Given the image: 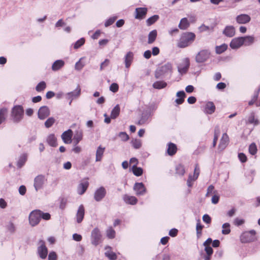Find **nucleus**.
Returning <instances> with one entry per match:
<instances>
[{
  "mask_svg": "<svg viewBox=\"0 0 260 260\" xmlns=\"http://www.w3.org/2000/svg\"><path fill=\"white\" fill-rule=\"evenodd\" d=\"M173 72V66L168 62L158 67L155 71L156 79H163L167 76L171 77Z\"/></svg>",
  "mask_w": 260,
  "mask_h": 260,
  "instance_id": "nucleus-1",
  "label": "nucleus"
},
{
  "mask_svg": "<svg viewBox=\"0 0 260 260\" xmlns=\"http://www.w3.org/2000/svg\"><path fill=\"white\" fill-rule=\"evenodd\" d=\"M24 109L21 105H15L11 110L10 117L11 120L14 123H18L23 118Z\"/></svg>",
  "mask_w": 260,
  "mask_h": 260,
  "instance_id": "nucleus-2",
  "label": "nucleus"
},
{
  "mask_svg": "<svg viewBox=\"0 0 260 260\" xmlns=\"http://www.w3.org/2000/svg\"><path fill=\"white\" fill-rule=\"evenodd\" d=\"M196 38V35L191 32H186L183 33L178 43V46L179 48H185L191 45Z\"/></svg>",
  "mask_w": 260,
  "mask_h": 260,
  "instance_id": "nucleus-3",
  "label": "nucleus"
},
{
  "mask_svg": "<svg viewBox=\"0 0 260 260\" xmlns=\"http://www.w3.org/2000/svg\"><path fill=\"white\" fill-rule=\"evenodd\" d=\"M256 232L254 230L243 233L240 236V240L242 243H248L255 240Z\"/></svg>",
  "mask_w": 260,
  "mask_h": 260,
  "instance_id": "nucleus-4",
  "label": "nucleus"
},
{
  "mask_svg": "<svg viewBox=\"0 0 260 260\" xmlns=\"http://www.w3.org/2000/svg\"><path fill=\"white\" fill-rule=\"evenodd\" d=\"M210 56V52L207 49H203L199 51L196 56V61L198 63H203L207 61Z\"/></svg>",
  "mask_w": 260,
  "mask_h": 260,
  "instance_id": "nucleus-5",
  "label": "nucleus"
},
{
  "mask_svg": "<svg viewBox=\"0 0 260 260\" xmlns=\"http://www.w3.org/2000/svg\"><path fill=\"white\" fill-rule=\"evenodd\" d=\"M102 235L98 228L94 229L91 234V243L94 246H97L101 242Z\"/></svg>",
  "mask_w": 260,
  "mask_h": 260,
  "instance_id": "nucleus-6",
  "label": "nucleus"
},
{
  "mask_svg": "<svg viewBox=\"0 0 260 260\" xmlns=\"http://www.w3.org/2000/svg\"><path fill=\"white\" fill-rule=\"evenodd\" d=\"M39 246L37 248V254L42 259H45L48 254V249L45 244V241L40 240L39 243Z\"/></svg>",
  "mask_w": 260,
  "mask_h": 260,
  "instance_id": "nucleus-7",
  "label": "nucleus"
},
{
  "mask_svg": "<svg viewBox=\"0 0 260 260\" xmlns=\"http://www.w3.org/2000/svg\"><path fill=\"white\" fill-rule=\"evenodd\" d=\"M41 220L39 210H36L31 212L29 216V221L32 226L37 225Z\"/></svg>",
  "mask_w": 260,
  "mask_h": 260,
  "instance_id": "nucleus-8",
  "label": "nucleus"
},
{
  "mask_svg": "<svg viewBox=\"0 0 260 260\" xmlns=\"http://www.w3.org/2000/svg\"><path fill=\"white\" fill-rule=\"evenodd\" d=\"M81 94V88L79 86H78L77 88L72 91L68 92L66 94V98L67 100H69V105H71L72 101L76 99H77Z\"/></svg>",
  "mask_w": 260,
  "mask_h": 260,
  "instance_id": "nucleus-9",
  "label": "nucleus"
},
{
  "mask_svg": "<svg viewBox=\"0 0 260 260\" xmlns=\"http://www.w3.org/2000/svg\"><path fill=\"white\" fill-rule=\"evenodd\" d=\"M45 181V177L42 175H38L35 178L34 186L37 191L43 188Z\"/></svg>",
  "mask_w": 260,
  "mask_h": 260,
  "instance_id": "nucleus-10",
  "label": "nucleus"
},
{
  "mask_svg": "<svg viewBox=\"0 0 260 260\" xmlns=\"http://www.w3.org/2000/svg\"><path fill=\"white\" fill-rule=\"evenodd\" d=\"M107 191L105 188L103 186H101L97 188L94 193L93 198L96 202L101 201L106 196Z\"/></svg>",
  "mask_w": 260,
  "mask_h": 260,
  "instance_id": "nucleus-11",
  "label": "nucleus"
},
{
  "mask_svg": "<svg viewBox=\"0 0 260 260\" xmlns=\"http://www.w3.org/2000/svg\"><path fill=\"white\" fill-rule=\"evenodd\" d=\"M133 188L137 196H143L146 192V188L142 182L136 183Z\"/></svg>",
  "mask_w": 260,
  "mask_h": 260,
  "instance_id": "nucleus-12",
  "label": "nucleus"
},
{
  "mask_svg": "<svg viewBox=\"0 0 260 260\" xmlns=\"http://www.w3.org/2000/svg\"><path fill=\"white\" fill-rule=\"evenodd\" d=\"M151 113L150 111H144L142 113L140 120L138 122V124L143 125L148 124L150 121Z\"/></svg>",
  "mask_w": 260,
  "mask_h": 260,
  "instance_id": "nucleus-13",
  "label": "nucleus"
},
{
  "mask_svg": "<svg viewBox=\"0 0 260 260\" xmlns=\"http://www.w3.org/2000/svg\"><path fill=\"white\" fill-rule=\"evenodd\" d=\"M189 60L188 58L184 59L182 62L178 67V71L181 74H184L187 72L189 67Z\"/></svg>",
  "mask_w": 260,
  "mask_h": 260,
  "instance_id": "nucleus-14",
  "label": "nucleus"
},
{
  "mask_svg": "<svg viewBox=\"0 0 260 260\" xmlns=\"http://www.w3.org/2000/svg\"><path fill=\"white\" fill-rule=\"evenodd\" d=\"M38 117L40 119L43 120L50 115V110L47 106L40 107L38 112Z\"/></svg>",
  "mask_w": 260,
  "mask_h": 260,
  "instance_id": "nucleus-15",
  "label": "nucleus"
},
{
  "mask_svg": "<svg viewBox=\"0 0 260 260\" xmlns=\"http://www.w3.org/2000/svg\"><path fill=\"white\" fill-rule=\"evenodd\" d=\"M242 39L241 37L234 38L230 44V47L233 49L239 48L243 45Z\"/></svg>",
  "mask_w": 260,
  "mask_h": 260,
  "instance_id": "nucleus-16",
  "label": "nucleus"
},
{
  "mask_svg": "<svg viewBox=\"0 0 260 260\" xmlns=\"http://www.w3.org/2000/svg\"><path fill=\"white\" fill-rule=\"evenodd\" d=\"M73 135V132L71 129L64 132L61 135V139L63 142L66 144H70L72 142V137Z\"/></svg>",
  "mask_w": 260,
  "mask_h": 260,
  "instance_id": "nucleus-17",
  "label": "nucleus"
},
{
  "mask_svg": "<svg viewBox=\"0 0 260 260\" xmlns=\"http://www.w3.org/2000/svg\"><path fill=\"white\" fill-rule=\"evenodd\" d=\"M85 209L83 205H80L76 213V221L77 223H81L84 217Z\"/></svg>",
  "mask_w": 260,
  "mask_h": 260,
  "instance_id": "nucleus-18",
  "label": "nucleus"
},
{
  "mask_svg": "<svg viewBox=\"0 0 260 260\" xmlns=\"http://www.w3.org/2000/svg\"><path fill=\"white\" fill-rule=\"evenodd\" d=\"M236 20L239 24H246L250 22L251 18L247 14H242L238 15L236 18Z\"/></svg>",
  "mask_w": 260,
  "mask_h": 260,
  "instance_id": "nucleus-19",
  "label": "nucleus"
},
{
  "mask_svg": "<svg viewBox=\"0 0 260 260\" xmlns=\"http://www.w3.org/2000/svg\"><path fill=\"white\" fill-rule=\"evenodd\" d=\"M222 34L227 37L232 38L235 35V28L232 25H228L223 29Z\"/></svg>",
  "mask_w": 260,
  "mask_h": 260,
  "instance_id": "nucleus-20",
  "label": "nucleus"
},
{
  "mask_svg": "<svg viewBox=\"0 0 260 260\" xmlns=\"http://www.w3.org/2000/svg\"><path fill=\"white\" fill-rule=\"evenodd\" d=\"M229 137L226 133L223 134L220 143L218 145L219 149L221 150L224 149L229 143Z\"/></svg>",
  "mask_w": 260,
  "mask_h": 260,
  "instance_id": "nucleus-21",
  "label": "nucleus"
},
{
  "mask_svg": "<svg viewBox=\"0 0 260 260\" xmlns=\"http://www.w3.org/2000/svg\"><path fill=\"white\" fill-rule=\"evenodd\" d=\"M89 185V183L87 181L84 180L82 181L78 186L77 192L79 194H83L87 190Z\"/></svg>",
  "mask_w": 260,
  "mask_h": 260,
  "instance_id": "nucleus-22",
  "label": "nucleus"
},
{
  "mask_svg": "<svg viewBox=\"0 0 260 260\" xmlns=\"http://www.w3.org/2000/svg\"><path fill=\"white\" fill-rule=\"evenodd\" d=\"M123 200L126 204L135 205L138 202V199L134 196L128 194H124L123 196Z\"/></svg>",
  "mask_w": 260,
  "mask_h": 260,
  "instance_id": "nucleus-23",
  "label": "nucleus"
},
{
  "mask_svg": "<svg viewBox=\"0 0 260 260\" xmlns=\"http://www.w3.org/2000/svg\"><path fill=\"white\" fill-rule=\"evenodd\" d=\"M147 9L146 8H137L136 9L135 18L141 19L146 15Z\"/></svg>",
  "mask_w": 260,
  "mask_h": 260,
  "instance_id": "nucleus-24",
  "label": "nucleus"
},
{
  "mask_svg": "<svg viewBox=\"0 0 260 260\" xmlns=\"http://www.w3.org/2000/svg\"><path fill=\"white\" fill-rule=\"evenodd\" d=\"M65 64V62L62 59L55 60L51 66V69L53 71L56 72L60 70Z\"/></svg>",
  "mask_w": 260,
  "mask_h": 260,
  "instance_id": "nucleus-25",
  "label": "nucleus"
},
{
  "mask_svg": "<svg viewBox=\"0 0 260 260\" xmlns=\"http://www.w3.org/2000/svg\"><path fill=\"white\" fill-rule=\"evenodd\" d=\"M134 59V53L131 52H128L124 57V63L125 68H129Z\"/></svg>",
  "mask_w": 260,
  "mask_h": 260,
  "instance_id": "nucleus-26",
  "label": "nucleus"
},
{
  "mask_svg": "<svg viewBox=\"0 0 260 260\" xmlns=\"http://www.w3.org/2000/svg\"><path fill=\"white\" fill-rule=\"evenodd\" d=\"M46 141L48 145L53 147H56L57 146V139L54 134H51L48 136Z\"/></svg>",
  "mask_w": 260,
  "mask_h": 260,
  "instance_id": "nucleus-27",
  "label": "nucleus"
},
{
  "mask_svg": "<svg viewBox=\"0 0 260 260\" xmlns=\"http://www.w3.org/2000/svg\"><path fill=\"white\" fill-rule=\"evenodd\" d=\"M106 251L105 253V256L110 260H116L117 258L116 253L111 251V247L110 246H106L105 247Z\"/></svg>",
  "mask_w": 260,
  "mask_h": 260,
  "instance_id": "nucleus-28",
  "label": "nucleus"
},
{
  "mask_svg": "<svg viewBox=\"0 0 260 260\" xmlns=\"http://www.w3.org/2000/svg\"><path fill=\"white\" fill-rule=\"evenodd\" d=\"M215 106L212 102H208L206 103L205 107V112L208 114H212L214 112Z\"/></svg>",
  "mask_w": 260,
  "mask_h": 260,
  "instance_id": "nucleus-29",
  "label": "nucleus"
},
{
  "mask_svg": "<svg viewBox=\"0 0 260 260\" xmlns=\"http://www.w3.org/2000/svg\"><path fill=\"white\" fill-rule=\"evenodd\" d=\"M247 123L252 124H253L254 126L259 124V120L255 118V113L254 112H251L249 114L247 119Z\"/></svg>",
  "mask_w": 260,
  "mask_h": 260,
  "instance_id": "nucleus-30",
  "label": "nucleus"
},
{
  "mask_svg": "<svg viewBox=\"0 0 260 260\" xmlns=\"http://www.w3.org/2000/svg\"><path fill=\"white\" fill-rule=\"evenodd\" d=\"M176 96L178 98L175 100V102L178 105L182 104L184 101V98L186 96V94L183 90L179 91L177 92Z\"/></svg>",
  "mask_w": 260,
  "mask_h": 260,
  "instance_id": "nucleus-31",
  "label": "nucleus"
},
{
  "mask_svg": "<svg viewBox=\"0 0 260 260\" xmlns=\"http://www.w3.org/2000/svg\"><path fill=\"white\" fill-rule=\"evenodd\" d=\"M167 153L170 156L174 155L177 151V148L176 145L171 142H170L168 144Z\"/></svg>",
  "mask_w": 260,
  "mask_h": 260,
  "instance_id": "nucleus-32",
  "label": "nucleus"
},
{
  "mask_svg": "<svg viewBox=\"0 0 260 260\" xmlns=\"http://www.w3.org/2000/svg\"><path fill=\"white\" fill-rule=\"evenodd\" d=\"M167 86V83L164 81H156L152 84V87L154 89H161L165 88Z\"/></svg>",
  "mask_w": 260,
  "mask_h": 260,
  "instance_id": "nucleus-33",
  "label": "nucleus"
},
{
  "mask_svg": "<svg viewBox=\"0 0 260 260\" xmlns=\"http://www.w3.org/2000/svg\"><path fill=\"white\" fill-rule=\"evenodd\" d=\"M241 37L243 39V44L245 46H250L252 45L254 42V38L252 36H247Z\"/></svg>",
  "mask_w": 260,
  "mask_h": 260,
  "instance_id": "nucleus-34",
  "label": "nucleus"
},
{
  "mask_svg": "<svg viewBox=\"0 0 260 260\" xmlns=\"http://www.w3.org/2000/svg\"><path fill=\"white\" fill-rule=\"evenodd\" d=\"M27 156L26 154H22L19 156L17 163L18 168H21L24 165L27 160Z\"/></svg>",
  "mask_w": 260,
  "mask_h": 260,
  "instance_id": "nucleus-35",
  "label": "nucleus"
},
{
  "mask_svg": "<svg viewBox=\"0 0 260 260\" xmlns=\"http://www.w3.org/2000/svg\"><path fill=\"white\" fill-rule=\"evenodd\" d=\"M157 31L155 29L152 30L148 34V44H152L156 40L157 37Z\"/></svg>",
  "mask_w": 260,
  "mask_h": 260,
  "instance_id": "nucleus-36",
  "label": "nucleus"
},
{
  "mask_svg": "<svg viewBox=\"0 0 260 260\" xmlns=\"http://www.w3.org/2000/svg\"><path fill=\"white\" fill-rule=\"evenodd\" d=\"M105 148L102 147L101 146L98 147L96 151V161H101L104 154Z\"/></svg>",
  "mask_w": 260,
  "mask_h": 260,
  "instance_id": "nucleus-37",
  "label": "nucleus"
},
{
  "mask_svg": "<svg viewBox=\"0 0 260 260\" xmlns=\"http://www.w3.org/2000/svg\"><path fill=\"white\" fill-rule=\"evenodd\" d=\"M7 114V108L5 107L0 108V125L6 120Z\"/></svg>",
  "mask_w": 260,
  "mask_h": 260,
  "instance_id": "nucleus-38",
  "label": "nucleus"
},
{
  "mask_svg": "<svg viewBox=\"0 0 260 260\" xmlns=\"http://www.w3.org/2000/svg\"><path fill=\"white\" fill-rule=\"evenodd\" d=\"M228 46L227 44L223 43L219 46L215 47V52L217 54H220L227 50Z\"/></svg>",
  "mask_w": 260,
  "mask_h": 260,
  "instance_id": "nucleus-39",
  "label": "nucleus"
},
{
  "mask_svg": "<svg viewBox=\"0 0 260 260\" xmlns=\"http://www.w3.org/2000/svg\"><path fill=\"white\" fill-rule=\"evenodd\" d=\"M189 25V23L186 18L181 19L179 24L178 27L181 29H186Z\"/></svg>",
  "mask_w": 260,
  "mask_h": 260,
  "instance_id": "nucleus-40",
  "label": "nucleus"
},
{
  "mask_svg": "<svg viewBox=\"0 0 260 260\" xmlns=\"http://www.w3.org/2000/svg\"><path fill=\"white\" fill-rule=\"evenodd\" d=\"M83 133L82 130L79 129L76 131L74 139L76 143V145L82 139Z\"/></svg>",
  "mask_w": 260,
  "mask_h": 260,
  "instance_id": "nucleus-41",
  "label": "nucleus"
},
{
  "mask_svg": "<svg viewBox=\"0 0 260 260\" xmlns=\"http://www.w3.org/2000/svg\"><path fill=\"white\" fill-rule=\"evenodd\" d=\"M120 113V107L118 105H116L112 109L111 113V118L115 119L119 115Z\"/></svg>",
  "mask_w": 260,
  "mask_h": 260,
  "instance_id": "nucleus-42",
  "label": "nucleus"
},
{
  "mask_svg": "<svg viewBox=\"0 0 260 260\" xmlns=\"http://www.w3.org/2000/svg\"><path fill=\"white\" fill-rule=\"evenodd\" d=\"M106 235L109 239H114L115 237L116 232L112 227H109L106 231Z\"/></svg>",
  "mask_w": 260,
  "mask_h": 260,
  "instance_id": "nucleus-43",
  "label": "nucleus"
},
{
  "mask_svg": "<svg viewBox=\"0 0 260 260\" xmlns=\"http://www.w3.org/2000/svg\"><path fill=\"white\" fill-rule=\"evenodd\" d=\"M132 171L134 174L136 176H140L143 173V169L141 167H137V166H133Z\"/></svg>",
  "mask_w": 260,
  "mask_h": 260,
  "instance_id": "nucleus-44",
  "label": "nucleus"
},
{
  "mask_svg": "<svg viewBox=\"0 0 260 260\" xmlns=\"http://www.w3.org/2000/svg\"><path fill=\"white\" fill-rule=\"evenodd\" d=\"M222 234L223 235H228L230 233V224L229 223H224L222 225Z\"/></svg>",
  "mask_w": 260,
  "mask_h": 260,
  "instance_id": "nucleus-45",
  "label": "nucleus"
},
{
  "mask_svg": "<svg viewBox=\"0 0 260 260\" xmlns=\"http://www.w3.org/2000/svg\"><path fill=\"white\" fill-rule=\"evenodd\" d=\"M159 18V16L157 15H154L146 20V23L148 26H150L155 22Z\"/></svg>",
  "mask_w": 260,
  "mask_h": 260,
  "instance_id": "nucleus-46",
  "label": "nucleus"
},
{
  "mask_svg": "<svg viewBox=\"0 0 260 260\" xmlns=\"http://www.w3.org/2000/svg\"><path fill=\"white\" fill-rule=\"evenodd\" d=\"M117 16H113V17H110L109 18H108V19H107L105 21V23H104L105 26L106 27H107L111 25L112 24H113L114 23V22L117 19Z\"/></svg>",
  "mask_w": 260,
  "mask_h": 260,
  "instance_id": "nucleus-47",
  "label": "nucleus"
},
{
  "mask_svg": "<svg viewBox=\"0 0 260 260\" xmlns=\"http://www.w3.org/2000/svg\"><path fill=\"white\" fill-rule=\"evenodd\" d=\"M46 87V84L44 81H41L39 83L36 87V90L38 92L43 91Z\"/></svg>",
  "mask_w": 260,
  "mask_h": 260,
  "instance_id": "nucleus-48",
  "label": "nucleus"
},
{
  "mask_svg": "<svg viewBox=\"0 0 260 260\" xmlns=\"http://www.w3.org/2000/svg\"><path fill=\"white\" fill-rule=\"evenodd\" d=\"M131 144L135 149H139L142 146V142L140 140L135 139L132 141Z\"/></svg>",
  "mask_w": 260,
  "mask_h": 260,
  "instance_id": "nucleus-49",
  "label": "nucleus"
},
{
  "mask_svg": "<svg viewBox=\"0 0 260 260\" xmlns=\"http://www.w3.org/2000/svg\"><path fill=\"white\" fill-rule=\"evenodd\" d=\"M257 151V147L254 143H251L249 146V152L251 155H254Z\"/></svg>",
  "mask_w": 260,
  "mask_h": 260,
  "instance_id": "nucleus-50",
  "label": "nucleus"
},
{
  "mask_svg": "<svg viewBox=\"0 0 260 260\" xmlns=\"http://www.w3.org/2000/svg\"><path fill=\"white\" fill-rule=\"evenodd\" d=\"M85 43V39L83 38H82L77 41L74 45V48L75 49H77L79 48L81 46H82Z\"/></svg>",
  "mask_w": 260,
  "mask_h": 260,
  "instance_id": "nucleus-51",
  "label": "nucleus"
},
{
  "mask_svg": "<svg viewBox=\"0 0 260 260\" xmlns=\"http://www.w3.org/2000/svg\"><path fill=\"white\" fill-rule=\"evenodd\" d=\"M199 30L201 32L206 31H213L214 30V27L213 26H206L204 24H202L201 26H200Z\"/></svg>",
  "mask_w": 260,
  "mask_h": 260,
  "instance_id": "nucleus-52",
  "label": "nucleus"
},
{
  "mask_svg": "<svg viewBox=\"0 0 260 260\" xmlns=\"http://www.w3.org/2000/svg\"><path fill=\"white\" fill-rule=\"evenodd\" d=\"M55 119L53 117H49L45 122V126L46 128L50 127L55 122Z\"/></svg>",
  "mask_w": 260,
  "mask_h": 260,
  "instance_id": "nucleus-53",
  "label": "nucleus"
},
{
  "mask_svg": "<svg viewBox=\"0 0 260 260\" xmlns=\"http://www.w3.org/2000/svg\"><path fill=\"white\" fill-rule=\"evenodd\" d=\"M7 229L11 233H14L15 231V226L14 223L10 221L6 226Z\"/></svg>",
  "mask_w": 260,
  "mask_h": 260,
  "instance_id": "nucleus-54",
  "label": "nucleus"
},
{
  "mask_svg": "<svg viewBox=\"0 0 260 260\" xmlns=\"http://www.w3.org/2000/svg\"><path fill=\"white\" fill-rule=\"evenodd\" d=\"M118 136L122 141H127L129 138L125 132H120Z\"/></svg>",
  "mask_w": 260,
  "mask_h": 260,
  "instance_id": "nucleus-55",
  "label": "nucleus"
},
{
  "mask_svg": "<svg viewBox=\"0 0 260 260\" xmlns=\"http://www.w3.org/2000/svg\"><path fill=\"white\" fill-rule=\"evenodd\" d=\"M156 259H159L161 258L162 260H170V255L167 253L159 254L156 256Z\"/></svg>",
  "mask_w": 260,
  "mask_h": 260,
  "instance_id": "nucleus-56",
  "label": "nucleus"
},
{
  "mask_svg": "<svg viewBox=\"0 0 260 260\" xmlns=\"http://www.w3.org/2000/svg\"><path fill=\"white\" fill-rule=\"evenodd\" d=\"M39 212L40 213V217L41 219H43L46 220H48L50 219L51 215L49 213H44L42 211L39 210Z\"/></svg>",
  "mask_w": 260,
  "mask_h": 260,
  "instance_id": "nucleus-57",
  "label": "nucleus"
},
{
  "mask_svg": "<svg viewBox=\"0 0 260 260\" xmlns=\"http://www.w3.org/2000/svg\"><path fill=\"white\" fill-rule=\"evenodd\" d=\"M176 173L180 175H183L185 173L184 167L181 165H179L176 167Z\"/></svg>",
  "mask_w": 260,
  "mask_h": 260,
  "instance_id": "nucleus-58",
  "label": "nucleus"
},
{
  "mask_svg": "<svg viewBox=\"0 0 260 260\" xmlns=\"http://www.w3.org/2000/svg\"><path fill=\"white\" fill-rule=\"evenodd\" d=\"M82 58H81L78 61H77L75 66V69L77 71H80L84 67V64L81 62Z\"/></svg>",
  "mask_w": 260,
  "mask_h": 260,
  "instance_id": "nucleus-59",
  "label": "nucleus"
},
{
  "mask_svg": "<svg viewBox=\"0 0 260 260\" xmlns=\"http://www.w3.org/2000/svg\"><path fill=\"white\" fill-rule=\"evenodd\" d=\"M119 89L118 85L116 83H113L110 86V90L113 92H116Z\"/></svg>",
  "mask_w": 260,
  "mask_h": 260,
  "instance_id": "nucleus-60",
  "label": "nucleus"
},
{
  "mask_svg": "<svg viewBox=\"0 0 260 260\" xmlns=\"http://www.w3.org/2000/svg\"><path fill=\"white\" fill-rule=\"evenodd\" d=\"M203 227L204 226L201 224L200 220H199L196 225V231L198 235L201 234Z\"/></svg>",
  "mask_w": 260,
  "mask_h": 260,
  "instance_id": "nucleus-61",
  "label": "nucleus"
},
{
  "mask_svg": "<svg viewBox=\"0 0 260 260\" xmlns=\"http://www.w3.org/2000/svg\"><path fill=\"white\" fill-rule=\"evenodd\" d=\"M245 222V220L243 219H240L236 218L235 219L234 223L236 226H240L243 224Z\"/></svg>",
  "mask_w": 260,
  "mask_h": 260,
  "instance_id": "nucleus-62",
  "label": "nucleus"
},
{
  "mask_svg": "<svg viewBox=\"0 0 260 260\" xmlns=\"http://www.w3.org/2000/svg\"><path fill=\"white\" fill-rule=\"evenodd\" d=\"M238 158L242 162H245L247 161V156L243 153H239L238 154Z\"/></svg>",
  "mask_w": 260,
  "mask_h": 260,
  "instance_id": "nucleus-63",
  "label": "nucleus"
},
{
  "mask_svg": "<svg viewBox=\"0 0 260 260\" xmlns=\"http://www.w3.org/2000/svg\"><path fill=\"white\" fill-rule=\"evenodd\" d=\"M57 255L55 252L52 251L48 255V260H56Z\"/></svg>",
  "mask_w": 260,
  "mask_h": 260,
  "instance_id": "nucleus-64",
  "label": "nucleus"
}]
</instances>
